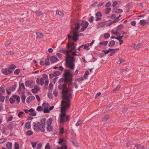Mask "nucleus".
Segmentation results:
<instances>
[{
    "mask_svg": "<svg viewBox=\"0 0 149 149\" xmlns=\"http://www.w3.org/2000/svg\"><path fill=\"white\" fill-rule=\"evenodd\" d=\"M67 84H60L58 86L59 89H62L63 93V100L61 102H70V100L72 98V90L71 88H68L66 87Z\"/></svg>",
    "mask_w": 149,
    "mask_h": 149,
    "instance_id": "1",
    "label": "nucleus"
},
{
    "mask_svg": "<svg viewBox=\"0 0 149 149\" xmlns=\"http://www.w3.org/2000/svg\"><path fill=\"white\" fill-rule=\"evenodd\" d=\"M70 102H61V113L59 116L60 118V122L61 123H64L65 121H68L69 120V116L65 114V111L66 110L68 109L70 107Z\"/></svg>",
    "mask_w": 149,
    "mask_h": 149,
    "instance_id": "2",
    "label": "nucleus"
},
{
    "mask_svg": "<svg viewBox=\"0 0 149 149\" xmlns=\"http://www.w3.org/2000/svg\"><path fill=\"white\" fill-rule=\"evenodd\" d=\"M52 121V119L51 118H49L46 121V119L43 118L41 121V129L40 130L42 132L45 131V128L46 126L47 130L48 131H51L53 129V127L51 125Z\"/></svg>",
    "mask_w": 149,
    "mask_h": 149,
    "instance_id": "3",
    "label": "nucleus"
},
{
    "mask_svg": "<svg viewBox=\"0 0 149 149\" xmlns=\"http://www.w3.org/2000/svg\"><path fill=\"white\" fill-rule=\"evenodd\" d=\"M66 59V67L70 68L68 71H71L74 69L75 64L74 62L75 61V58L70 55H67Z\"/></svg>",
    "mask_w": 149,
    "mask_h": 149,
    "instance_id": "4",
    "label": "nucleus"
},
{
    "mask_svg": "<svg viewBox=\"0 0 149 149\" xmlns=\"http://www.w3.org/2000/svg\"><path fill=\"white\" fill-rule=\"evenodd\" d=\"M72 73L71 71H68L65 72L64 74V78H61L59 80L60 82H63L64 81V84H67L68 82L71 84L72 82Z\"/></svg>",
    "mask_w": 149,
    "mask_h": 149,
    "instance_id": "5",
    "label": "nucleus"
},
{
    "mask_svg": "<svg viewBox=\"0 0 149 149\" xmlns=\"http://www.w3.org/2000/svg\"><path fill=\"white\" fill-rule=\"evenodd\" d=\"M67 48L68 49L69 52L72 53L73 56H80V54H76L77 49H76V46L74 45L73 42L70 43L68 42L67 45Z\"/></svg>",
    "mask_w": 149,
    "mask_h": 149,
    "instance_id": "6",
    "label": "nucleus"
},
{
    "mask_svg": "<svg viewBox=\"0 0 149 149\" xmlns=\"http://www.w3.org/2000/svg\"><path fill=\"white\" fill-rule=\"evenodd\" d=\"M70 34L72 35V40L76 41L78 40V37L79 36H81L83 35V33H81L79 34L77 33V30H74L73 29L70 32Z\"/></svg>",
    "mask_w": 149,
    "mask_h": 149,
    "instance_id": "7",
    "label": "nucleus"
},
{
    "mask_svg": "<svg viewBox=\"0 0 149 149\" xmlns=\"http://www.w3.org/2000/svg\"><path fill=\"white\" fill-rule=\"evenodd\" d=\"M89 23L87 21H82L81 24V26L82 27L81 29V31H84L87 28Z\"/></svg>",
    "mask_w": 149,
    "mask_h": 149,
    "instance_id": "8",
    "label": "nucleus"
},
{
    "mask_svg": "<svg viewBox=\"0 0 149 149\" xmlns=\"http://www.w3.org/2000/svg\"><path fill=\"white\" fill-rule=\"evenodd\" d=\"M33 129L37 131H39V130H40V129H41V124L40 122H38L37 123H36V122L33 123Z\"/></svg>",
    "mask_w": 149,
    "mask_h": 149,
    "instance_id": "9",
    "label": "nucleus"
},
{
    "mask_svg": "<svg viewBox=\"0 0 149 149\" xmlns=\"http://www.w3.org/2000/svg\"><path fill=\"white\" fill-rule=\"evenodd\" d=\"M42 106L44 108L43 110V112L44 113H49V110L48 108L49 107V104L48 103H44L42 104Z\"/></svg>",
    "mask_w": 149,
    "mask_h": 149,
    "instance_id": "10",
    "label": "nucleus"
},
{
    "mask_svg": "<svg viewBox=\"0 0 149 149\" xmlns=\"http://www.w3.org/2000/svg\"><path fill=\"white\" fill-rule=\"evenodd\" d=\"M13 71L10 68L3 69L2 70V72L5 75H8L9 73L12 72Z\"/></svg>",
    "mask_w": 149,
    "mask_h": 149,
    "instance_id": "11",
    "label": "nucleus"
},
{
    "mask_svg": "<svg viewBox=\"0 0 149 149\" xmlns=\"http://www.w3.org/2000/svg\"><path fill=\"white\" fill-rule=\"evenodd\" d=\"M47 78V76L46 75H44L43 77L41 78L40 79V85L42 86L44 84L45 80Z\"/></svg>",
    "mask_w": 149,
    "mask_h": 149,
    "instance_id": "12",
    "label": "nucleus"
},
{
    "mask_svg": "<svg viewBox=\"0 0 149 149\" xmlns=\"http://www.w3.org/2000/svg\"><path fill=\"white\" fill-rule=\"evenodd\" d=\"M40 88L38 86H35L34 88L32 90V92L34 93H36L39 91L40 90Z\"/></svg>",
    "mask_w": 149,
    "mask_h": 149,
    "instance_id": "13",
    "label": "nucleus"
},
{
    "mask_svg": "<svg viewBox=\"0 0 149 149\" xmlns=\"http://www.w3.org/2000/svg\"><path fill=\"white\" fill-rule=\"evenodd\" d=\"M61 73V72L58 71H55L52 74H50L49 75L50 77H51L52 76L54 77H56L59 75Z\"/></svg>",
    "mask_w": 149,
    "mask_h": 149,
    "instance_id": "14",
    "label": "nucleus"
},
{
    "mask_svg": "<svg viewBox=\"0 0 149 149\" xmlns=\"http://www.w3.org/2000/svg\"><path fill=\"white\" fill-rule=\"evenodd\" d=\"M35 99V97L33 96H29L26 99V102L27 103H29L31 100H33Z\"/></svg>",
    "mask_w": 149,
    "mask_h": 149,
    "instance_id": "15",
    "label": "nucleus"
},
{
    "mask_svg": "<svg viewBox=\"0 0 149 149\" xmlns=\"http://www.w3.org/2000/svg\"><path fill=\"white\" fill-rule=\"evenodd\" d=\"M58 61V59L55 56H53L51 58L50 61L51 63H54Z\"/></svg>",
    "mask_w": 149,
    "mask_h": 149,
    "instance_id": "16",
    "label": "nucleus"
},
{
    "mask_svg": "<svg viewBox=\"0 0 149 149\" xmlns=\"http://www.w3.org/2000/svg\"><path fill=\"white\" fill-rule=\"evenodd\" d=\"M106 24V22H101L98 23L97 24V26L98 28L104 26Z\"/></svg>",
    "mask_w": 149,
    "mask_h": 149,
    "instance_id": "17",
    "label": "nucleus"
},
{
    "mask_svg": "<svg viewBox=\"0 0 149 149\" xmlns=\"http://www.w3.org/2000/svg\"><path fill=\"white\" fill-rule=\"evenodd\" d=\"M12 97L17 100V103H18L20 101V98L17 95H13Z\"/></svg>",
    "mask_w": 149,
    "mask_h": 149,
    "instance_id": "18",
    "label": "nucleus"
},
{
    "mask_svg": "<svg viewBox=\"0 0 149 149\" xmlns=\"http://www.w3.org/2000/svg\"><path fill=\"white\" fill-rule=\"evenodd\" d=\"M36 34L37 36V38H38L39 39L42 38L43 36V34L40 32H37Z\"/></svg>",
    "mask_w": 149,
    "mask_h": 149,
    "instance_id": "19",
    "label": "nucleus"
},
{
    "mask_svg": "<svg viewBox=\"0 0 149 149\" xmlns=\"http://www.w3.org/2000/svg\"><path fill=\"white\" fill-rule=\"evenodd\" d=\"M123 12V10L120 9H117L115 8H114L113 9V13H120L122 12Z\"/></svg>",
    "mask_w": 149,
    "mask_h": 149,
    "instance_id": "20",
    "label": "nucleus"
},
{
    "mask_svg": "<svg viewBox=\"0 0 149 149\" xmlns=\"http://www.w3.org/2000/svg\"><path fill=\"white\" fill-rule=\"evenodd\" d=\"M22 88L24 90H25V87L23 83H22L21 84H19V88L18 90V91H20L22 90Z\"/></svg>",
    "mask_w": 149,
    "mask_h": 149,
    "instance_id": "21",
    "label": "nucleus"
},
{
    "mask_svg": "<svg viewBox=\"0 0 149 149\" xmlns=\"http://www.w3.org/2000/svg\"><path fill=\"white\" fill-rule=\"evenodd\" d=\"M12 144L10 142H8L6 143V147L8 149H12Z\"/></svg>",
    "mask_w": 149,
    "mask_h": 149,
    "instance_id": "22",
    "label": "nucleus"
},
{
    "mask_svg": "<svg viewBox=\"0 0 149 149\" xmlns=\"http://www.w3.org/2000/svg\"><path fill=\"white\" fill-rule=\"evenodd\" d=\"M59 52H60L61 53H64L66 54V56L68 54L69 51L68 50H65V49H62L59 51Z\"/></svg>",
    "mask_w": 149,
    "mask_h": 149,
    "instance_id": "23",
    "label": "nucleus"
},
{
    "mask_svg": "<svg viewBox=\"0 0 149 149\" xmlns=\"http://www.w3.org/2000/svg\"><path fill=\"white\" fill-rule=\"evenodd\" d=\"M115 42L114 40H111L109 43V46L110 47H112L115 45Z\"/></svg>",
    "mask_w": 149,
    "mask_h": 149,
    "instance_id": "24",
    "label": "nucleus"
},
{
    "mask_svg": "<svg viewBox=\"0 0 149 149\" xmlns=\"http://www.w3.org/2000/svg\"><path fill=\"white\" fill-rule=\"evenodd\" d=\"M56 14H58V15L62 17H63L64 15L63 12H62L61 11L58 10H57L56 11Z\"/></svg>",
    "mask_w": 149,
    "mask_h": 149,
    "instance_id": "25",
    "label": "nucleus"
},
{
    "mask_svg": "<svg viewBox=\"0 0 149 149\" xmlns=\"http://www.w3.org/2000/svg\"><path fill=\"white\" fill-rule=\"evenodd\" d=\"M25 127L26 128L28 129H30L31 127L30 122L29 121L27 122L25 125Z\"/></svg>",
    "mask_w": 149,
    "mask_h": 149,
    "instance_id": "26",
    "label": "nucleus"
},
{
    "mask_svg": "<svg viewBox=\"0 0 149 149\" xmlns=\"http://www.w3.org/2000/svg\"><path fill=\"white\" fill-rule=\"evenodd\" d=\"M32 83V81H27L25 82V84L26 86L29 87Z\"/></svg>",
    "mask_w": 149,
    "mask_h": 149,
    "instance_id": "27",
    "label": "nucleus"
},
{
    "mask_svg": "<svg viewBox=\"0 0 149 149\" xmlns=\"http://www.w3.org/2000/svg\"><path fill=\"white\" fill-rule=\"evenodd\" d=\"M134 148L136 149H143V146L141 144L135 146Z\"/></svg>",
    "mask_w": 149,
    "mask_h": 149,
    "instance_id": "28",
    "label": "nucleus"
},
{
    "mask_svg": "<svg viewBox=\"0 0 149 149\" xmlns=\"http://www.w3.org/2000/svg\"><path fill=\"white\" fill-rule=\"evenodd\" d=\"M57 149H68L67 146L66 145H62L61 147L59 148L58 147H57Z\"/></svg>",
    "mask_w": 149,
    "mask_h": 149,
    "instance_id": "29",
    "label": "nucleus"
},
{
    "mask_svg": "<svg viewBox=\"0 0 149 149\" xmlns=\"http://www.w3.org/2000/svg\"><path fill=\"white\" fill-rule=\"evenodd\" d=\"M24 113L22 111H21L19 112L17 115L20 118H21L23 116L24 114Z\"/></svg>",
    "mask_w": 149,
    "mask_h": 149,
    "instance_id": "30",
    "label": "nucleus"
},
{
    "mask_svg": "<svg viewBox=\"0 0 149 149\" xmlns=\"http://www.w3.org/2000/svg\"><path fill=\"white\" fill-rule=\"evenodd\" d=\"M15 149H19V146L18 143L17 142H15L14 146Z\"/></svg>",
    "mask_w": 149,
    "mask_h": 149,
    "instance_id": "31",
    "label": "nucleus"
},
{
    "mask_svg": "<svg viewBox=\"0 0 149 149\" xmlns=\"http://www.w3.org/2000/svg\"><path fill=\"white\" fill-rule=\"evenodd\" d=\"M146 23H147V22H146V21L144 20H141L139 22L140 24L143 26L145 25Z\"/></svg>",
    "mask_w": 149,
    "mask_h": 149,
    "instance_id": "32",
    "label": "nucleus"
},
{
    "mask_svg": "<svg viewBox=\"0 0 149 149\" xmlns=\"http://www.w3.org/2000/svg\"><path fill=\"white\" fill-rule=\"evenodd\" d=\"M24 111L26 113H28L29 112H33L34 111V109L33 108H31L30 109L28 110L26 109H24Z\"/></svg>",
    "mask_w": 149,
    "mask_h": 149,
    "instance_id": "33",
    "label": "nucleus"
},
{
    "mask_svg": "<svg viewBox=\"0 0 149 149\" xmlns=\"http://www.w3.org/2000/svg\"><path fill=\"white\" fill-rule=\"evenodd\" d=\"M49 58L47 57V58L45 59V64L46 65H49Z\"/></svg>",
    "mask_w": 149,
    "mask_h": 149,
    "instance_id": "34",
    "label": "nucleus"
},
{
    "mask_svg": "<svg viewBox=\"0 0 149 149\" xmlns=\"http://www.w3.org/2000/svg\"><path fill=\"white\" fill-rule=\"evenodd\" d=\"M123 26L122 25H119L116 29L117 31H120L123 28Z\"/></svg>",
    "mask_w": 149,
    "mask_h": 149,
    "instance_id": "35",
    "label": "nucleus"
},
{
    "mask_svg": "<svg viewBox=\"0 0 149 149\" xmlns=\"http://www.w3.org/2000/svg\"><path fill=\"white\" fill-rule=\"evenodd\" d=\"M89 74V72L88 71H86L85 72V73L84 76V78L85 79H86L87 78V76Z\"/></svg>",
    "mask_w": 149,
    "mask_h": 149,
    "instance_id": "36",
    "label": "nucleus"
},
{
    "mask_svg": "<svg viewBox=\"0 0 149 149\" xmlns=\"http://www.w3.org/2000/svg\"><path fill=\"white\" fill-rule=\"evenodd\" d=\"M16 85H14L13 86H11L10 87L9 90L11 91H14L16 88Z\"/></svg>",
    "mask_w": 149,
    "mask_h": 149,
    "instance_id": "37",
    "label": "nucleus"
},
{
    "mask_svg": "<svg viewBox=\"0 0 149 149\" xmlns=\"http://www.w3.org/2000/svg\"><path fill=\"white\" fill-rule=\"evenodd\" d=\"M109 117L108 115H106L104 116L102 119V120L103 121H105L107 120L109 118Z\"/></svg>",
    "mask_w": 149,
    "mask_h": 149,
    "instance_id": "38",
    "label": "nucleus"
},
{
    "mask_svg": "<svg viewBox=\"0 0 149 149\" xmlns=\"http://www.w3.org/2000/svg\"><path fill=\"white\" fill-rule=\"evenodd\" d=\"M108 43V41H105L102 42H101L99 43V44L102 45H106Z\"/></svg>",
    "mask_w": 149,
    "mask_h": 149,
    "instance_id": "39",
    "label": "nucleus"
},
{
    "mask_svg": "<svg viewBox=\"0 0 149 149\" xmlns=\"http://www.w3.org/2000/svg\"><path fill=\"white\" fill-rule=\"evenodd\" d=\"M120 87L121 86L120 85H118L116 88L113 89V92H114L118 91L120 88Z\"/></svg>",
    "mask_w": 149,
    "mask_h": 149,
    "instance_id": "40",
    "label": "nucleus"
},
{
    "mask_svg": "<svg viewBox=\"0 0 149 149\" xmlns=\"http://www.w3.org/2000/svg\"><path fill=\"white\" fill-rule=\"evenodd\" d=\"M79 23H77L75 24V27L74 30H77H77L79 29Z\"/></svg>",
    "mask_w": 149,
    "mask_h": 149,
    "instance_id": "41",
    "label": "nucleus"
},
{
    "mask_svg": "<svg viewBox=\"0 0 149 149\" xmlns=\"http://www.w3.org/2000/svg\"><path fill=\"white\" fill-rule=\"evenodd\" d=\"M33 134V132L31 130H28L26 132V134L28 136L31 135Z\"/></svg>",
    "mask_w": 149,
    "mask_h": 149,
    "instance_id": "42",
    "label": "nucleus"
},
{
    "mask_svg": "<svg viewBox=\"0 0 149 149\" xmlns=\"http://www.w3.org/2000/svg\"><path fill=\"white\" fill-rule=\"evenodd\" d=\"M109 37H110V34L108 33H105L104 36V38H106V39H107V38H109Z\"/></svg>",
    "mask_w": 149,
    "mask_h": 149,
    "instance_id": "43",
    "label": "nucleus"
},
{
    "mask_svg": "<svg viewBox=\"0 0 149 149\" xmlns=\"http://www.w3.org/2000/svg\"><path fill=\"white\" fill-rule=\"evenodd\" d=\"M36 15L38 16L41 15L43 14V13L42 11H36Z\"/></svg>",
    "mask_w": 149,
    "mask_h": 149,
    "instance_id": "44",
    "label": "nucleus"
},
{
    "mask_svg": "<svg viewBox=\"0 0 149 149\" xmlns=\"http://www.w3.org/2000/svg\"><path fill=\"white\" fill-rule=\"evenodd\" d=\"M43 108L40 106H38L37 108V110L38 111H42L43 110Z\"/></svg>",
    "mask_w": 149,
    "mask_h": 149,
    "instance_id": "45",
    "label": "nucleus"
},
{
    "mask_svg": "<svg viewBox=\"0 0 149 149\" xmlns=\"http://www.w3.org/2000/svg\"><path fill=\"white\" fill-rule=\"evenodd\" d=\"M26 99V97L24 95H22L21 97V99L22 102L24 103L25 102V100Z\"/></svg>",
    "mask_w": 149,
    "mask_h": 149,
    "instance_id": "46",
    "label": "nucleus"
},
{
    "mask_svg": "<svg viewBox=\"0 0 149 149\" xmlns=\"http://www.w3.org/2000/svg\"><path fill=\"white\" fill-rule=\"evenodd\" d=\"M111 10V8H109L106 9L105 11V12L106 14H107L109 13L110 12Z\"/></svg>",
    "mask_w": 149,
    "mask_h": 149,
    "instance_id": "47",
    "label": "nucleus"
},
{
    "mask_svg": "<svg viewBox=\"0 0 149 149\" xmlns=\"http://www.w3.org/2000/svg\"><path fill=\"white\" fill-rule=\"evenodd\" d=\"M53 85L52 83H50L49 85V90L52 91L53 89Z\"/></svg>",
    "mask_w": 149,
    "mask_h": 149,
    "instance_id": "48",
    "label": "nucleus"
},
{
    "mask_svg": "<svg viewBox=\"0 0 149 149\" xmlns=\"http://www.w3.org/2000/svg\"><path fill=\"white\" fill-rule=\"evenodd\" d=\"M10 102L11 104H13L15 102V100L13 97H10Z\"/></svg>",
    "mask_w": 149,
    "mask_h": 149,
    "instance_id": "49",
    "label": "nucleus"
},
{
    "mask_svg": "<svg viewBox=\"0 0 149 149\" xmlns=\"http://www.w3.org/2000/svg\"><path fill=\"white\" fill-rule=\"evenodd\" d=\"M76 22L75 20L74 19H71V23L72 25H74L76 24Z\"/></svg>",
    "mask_w": 149,
    "mask_h": 149,
    "instance_id": "50",
    "label": "nucleus"
},
{
    "mask_svg": "<svg viewBox=\"0 0 149 149\" xmlns=\"http://www.w3.org/2000/svg\"><path fill=\"white\" fill-rule=\"evenodd\" d=\"M82 124V122L81 120H78L76 124V125L77 126L80 125Z\"/></svg>",
    "mask_w": 149,
    "mask_h": 149,
    "instance_id": "51",
    "label": "nucleus"
},
{
    "mask_svg": "<svg viewBox=\"0 0 149 149\" xmlns=\"http://www.w3.org/2000/svg\"><path fill=\"white\" fill-rule=\"evenodd\" d=\"M111 49H109L108 50H103L102 51L105 54H108L111 51Z\"/></svg>",
    "mask_w": 149,
    "mask_h": 149,
    "instance_id": "52",
    "label": "nucleus"
},
{
    "mask_svg": "<svg viewBox=\"0 0 149 149\" xmlns=\"http://www.w3.org/2000/svg\"><path fill=\"white\" fill-rule=\"evenodd\" d=\"M118 31H117L116 30V32L113 31H112V32L113 33H114L115 34H116L117 35L120 36V33L118 32Z\"/></svg>",
    "mask_w": 149,
    "mask_h": 149,
    "instance_id": "53",
    "label": "nucleus"
},
{
    "mask_svg": "<svg viewBox=\"0 0 149 149\" xmlns=\"http://www.w3.org/2000/svg\"><path fill=\"white\" fill-rule=\"evenodd\" d=\"M6 140L5 138H2L0 139V144L5 142Z\"/></svg>",
    "mask_w": 149,
    "mask_h": 149,
    "instance_id": "54",
    "label": "nucleus"
},
{
    "mask_svg": "<svg viewBox=\"0 0 149 149\" xmlns=\"http://www.w3.org/2000/svg\"><path fill=\"white\" fill-rule=\"evenodd\" d=\"M91 6L93 7H95L96 6L98 7V3L97 2H96L92 4Z\"/></svg>",
    "mask_w": 149,
    "mask_h": 149,
    "instance_id": "55",
    "label": "nucleus"
},
{
    "mask_svg": "<svg viewBox=\"0 0 149 149\" xmlns=\"http://www.w3.org/2000/svg\"><path fill=\"white\" fill-rule=\"evenodd\" d=\"M31 144H32V147L33 148H35L37 144V143L36 142H31Z\"/></svg>",
    "mask_w": 149,
    "mask_h": 149,
    "instance_id": "56",
    "label": "nucleus"
},
{
    "mask_svg": "<svg viewBox=\"0 0 149 149\" xmlns=\"http://www.w3.org/2000/svg\"><path fill=\"white\" fill-rule=\"evenodd\" d=\"M4 99H5V97H4V96H3L2 95L0 97V101L1 102H3L4 101Z\"/></svg>",
    "mask_w": 149,
    "mask_h": 149,
    "instance_id": "57",
    "label": "nucleus"
},
{
    "mask_svg": "<svg viewBox=\"0 0 149 149\" xmlns=\"http://www.w3.org/2000/svg\"><path fill=\"white\" fill-rule=\"evenodd\" d=\"M118 50H119L118 48H117L116 49H111V51L112 53L114 54Z\"/></svg>",
    "mask_w": 149,
    "mask_h": 149,
    "instance_id": "58",
    "label": "nucleus"
},
{
    "mask_svg": "<svg viewBox=\"0 0 149 149\" xmlns=\"http://www.w3.org/2000/svg\"><path fill=\"white\" fill-rule=\"evenodd\" d=\"M119 60H120V63H118H118L119 64H120L122 63H123L125 61L124 59L123 58H120Z\"/></svg>",
    "mask_w": 149,
    "mask_h": 149,
    "instance_id": "59",
    "label": "nucleus"
},
{
    "mask_svg": "<svg viewBox=\"0 0 149 149\" xmlns=\"http://www.w3.org/2000/svg\"><path fill=\"white\" fill-rule=\"evenodd\" d=\"M16 66L14 64L11 65H10L9 68L11 70V69H14L16 68Z\"/></svg>",
    "mask_w": 149,
    "mask_h": 149,
    "instance_id": "60",
    "label": "nucleus"
},
{
    "mask_svg": "<svg viewBox=\"0 0 149 149\" xmlns=\"http://www.w3.org/2000/svg\"><path fill=\"white\" fill-rule=\"evenodd\" d=\"M36 112H30L29 113V114L30 116H35L36 115Z\"/></svg>",
    "mask_w": 149,
    "mask_h": 149,
    "instance_id": "61",
    "label": "nucleus"
},
{
    "mask_svg": "<svg viewBox=\"0 0 149 149\" xmlns=\"http://www.w3.org/2000/svg\"><path fill=\"white\" fill-rule=\"evenodd\" d=\"M94 17L93 16H91L90 18H89L88 21H89L91 23L93 21Z\"/></svg>",
    "mask_w": 149,
    "mask_h": 149,
    "instance_id": "62",
    "label": "nucleus"
},
{
    "mask_svg": "<svg viewBox=\"0 0 149 149\" xmlns=\"http://www.w3.org/2000/svg\"><path fill=\"white\" fill-rule=\"evenodd\" d=\"M42 146V145L41 143H39L37 146V149H41Z\"/></svg>",
    "mask_w": 149,
    "mask_h": 149,
    "instance_id": "63",
    "label": "nucleus"
},
{
    "mask_svg": "<svg viewBox=\"0 0 149 149\" xmlns=\"http://www.w3.org/2000/svg\"><path fill=\"white\" fill-rule=\"evenodd\" d=\"M50 146L49 143H47L45 147V149H50Z\"/></svg>",
    "mask_w": 149,
    "mask_h": 149,
    "instance_id": "64",
    "label": "nucleus"
}]
</instances>
